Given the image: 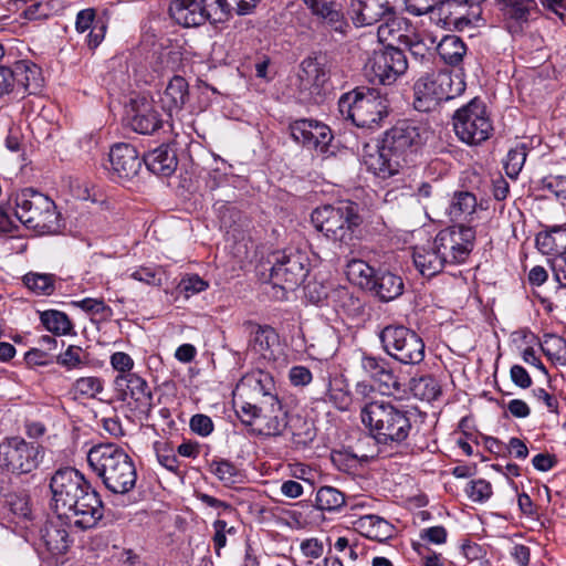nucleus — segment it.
<instances>
[{
	"instance_id": "9d476101",
	"label": "nucleus",
	"mask_w": 566,
	"mask_h": 566,
	"mask_svg": "<svg viewBox=\"0 0 566 566\" xmlns=\"http://www.w3.org/2000/svg\"><path fill=\"white\" fill-rule=\"evenodd\" d=\"M384 352L403 365H419L426 357L423 339L403 325H387L379 333Z\"/></svg>"
},
{
	"instance_id": "bf43d9fd",
	"label": "nucleus",
	"mask_w": 566,
	"mask_h": 566,
	"mask_svg": "<svg viewBox=\"0 0 566 566\" xmlns=\"http://www.w3.org/2000/svg\"><path fill=\"white\" fill-rule=\"evenodd\" d=\"M214 530L213 535V545L217 555H220V551L227 545V534L233 535L235 533V528L233 526H228V523L223 520H216L212 524Z\"/></svg>"
},
{
	"instance_id": "7c9ffc66",
	"label": "nucleus",
	"mask_w": 566,
	"mask_h": 566,
	"mask_svg": "<svg viewBox=\"0 0 566 566\" xmlns=\"http://www.w3.org/2000/svg\"><path fill=\"white\" fill-rule=\"evenodd\" d=\"M188 83L182 76H174L164 91L161 106L171 116L172 112L180 111L188 101Z\"/></svg>"
},
{
	"instance_id": "0eeeda50",
	"label": "nucleus",
	"mask_w": 566,
	"mask_h": 566,
	"mask_svg": "<svg viewBox=\"0 0 566 566\" xmlns=\"http://www.w3.org/2000/svg\"><path fill=\"white\" fill-rule=\"evenodd\" d=\"M465 90L462 77L444 70L426 71L413 84V107L419 112H430L441 102L461 95Z\"/></svg>"
},
{
	"instance_id": "69168bd1",
	"label": "nucleus",
	"mask_w": 566,
	"mask_h": 566,
	"mask_svg": "<svg viewBox=\"0 0 566 566\" xmlns=\"http://www.w3.org/2000/svg\"><path fill=\"white\" fill-rule=\"evenodd\" d=\"M190 429L201 437H207L213 431V422L210 417L198 413L191 417Z\"/></svg>"
},
{
	"instance_id": "aec40b11",
	"label": "nucleus",
	"mask_w": 566,
	"mask_h": 566,
	"mask_svg": "<svg viewBox=\"0 0 566 566\" xmlns=\"http://www.w3.org/2000/svg\"><path fill=\"white\" fill-rule=\"evenodd\" d=\"M172 19L184 27H199L207 21L216 23L221 21L211 0H174L169 7Z\"/></svg>"
},
{
	"instance_id": "9b49d317",
	"label": "nucleus",
	"mask_w": 566,
	"mask_h": 566,
	"mask_svg": "<svg viewBox=\"0 0 566 566\" xmlns=\"http://www.w3.org/2000/svg\"><path fill=\"white\" fill-rule=\"evenodd\" d=\"M310 259L307 254L296 248H287L273 254L271 281L282 289L293 290L307 276Z\"/></svg>"
},
{
	"instance_id": "20e7f679",
	"label": "nucleus",
	"mask_w": 566,
	"mask_h": 566,
	"mask_svg": "<svg viewBox=\"0 0 566 566\" xmlns=\"http://www.w3.org/2000/svg\"><path fill=\"white\" fill-rule=\"evenodd\" d=\"M338 111L357 127L373 129L388 116L389 101L376 88L359 87L340 96Z\"/></svg>"
},
{
	"instance_id": "bb28decb",
	"label": "nucleus",
	"mask_w": 566,
	"mask_h": 566,
	"mask_svg": "<svg viewBox=\"0 0 566 566\" xmlns=\"http://www.w3.org/2000/svg\"><path fill=\"white\" fill-rule=\"evenodd\" d=\"M412 259L417 270L426 277L437 275L448 263L434 241L427 245L415 248Z\"/></svg>"
},
{
	"instance_id": "de8ad7c7",
	"label": "nucleus",
	"mask_w": 566,
	"mask_h": 566,
	"mask_svg": "<svg viewBox=\"0 0 566 566\" xmlns=\"http://www.w3.org/2000/svg\"><path fill=\"white\" fill-rule=\"evenodd\" d=\"M526 156L527 147L525 144H517L515 147L509 150L504 161V169L510 178H517L525 164Z\"/></svg>"
},
{
	"instance_id": "c03bdc74",
	"label": "nucleus",
	"mask_w": 566,
	"mask_h": 566,
	"mask_svg": "<svg viewBox=\"0 0 566 566\" xmlns=\"http://www.w3.org/2000/svg\"><path fill=\"white\" fill-rule=\"evenodd\" d=\"M410 389L415 397L432 401L438 398L441 392L438 381L432 376H423L411 380Z\"/></svg>"
},
{
	"instance_id": "423d86ee",
	"label": "nucleus",
	"mask_w": 566,
	"mask_h": 566,
	"mask_svg": "<svg viewBox=\"0 0 566 566\" xmlns=\"http://www.w3.org/2000/svg\"><path fill=\"white\" fill-rule=\"evenodd\" d=\"M15 217L28 229L39 234H53L59 232L60 213L56 206L48 196L25 188L15 193Z\"/></svg>"
},
{
	"instance_id": "39448f33",
	"label": "nucleus",
	"mask_w": 566,
	"mask_h": 566,
	"mask_svg": "<svg viewBox=\"0 0 566 566\" xmlns=\"http://www.w3.org/2000/svg\"><path fill=\"white\" fill-rule=\"evenodd\" d=\"M311 220L327 239L348 245L363 222L358 205L352 201H339L335 205L317 207Z\"/></svg>"
},
{
	"instance_id": "f8f14e48",
	"label": "nucleus",
	"mask_w": 566,
	"mask_h": 566,
	"mask_svg": "<svg viewBox=\"0 0 566 566\" xmlns=\"http://www.w3.org/2000/svg\"><path fill=\"white\" fill-rule=\"evenodd\" d=\"M93 486L76 469L66 467L54 472L50 480L52 503L55 513L71 510L72 503L85 494Z\"/></svg>"
},
{
	"instance_id": "c9c22d12",
	"label": "nucleus",
	"mask_w": 566,
	"mask_h": 566,
	"mask_svg": "<svg viewBox=\"0 0 566 566\" xmlns=\"http://www.w3.org/2000/svg\"><path fill=\"white\" fill-rule=\"evenodd\" d=\"M478 202L470 191H455L451 198L448 212L451 219L461 220L475 212Z\"/></svg>"
},
{
	"instance_id": "4468645a",
	"label": "nucleus",
	"mask_w": 566,
	"mask_h": 566,
	"mask_svg": "<svg viewBox=\"0 0 566 566\" xmlns=\"http://www.w3.org/2000/svg\"><path fill=\"white\" fill-rule=\"evenodd\" d=\"M41 70L34 63L20 60L12 66H0V96L12 92L36 94L42 87Z\"/></svg>"
},
{
	"instance_id": "f3484780",
	"label": "nucleus",
	"mask_w": 566,
	"mask_h": 566,
	"mask_svg": "<svg viewBox=\"0 0 566 566\" xmlns=\"http://www.w3.org/2000/svg\"><path fill=\"white\" fill-rule=\"evenodd\" d=\"M113 387L116 398L137 415H147L153 408V392L145 378L138 374L115 376Z\"/></svg>"
},
{
	"instance_id": "c756f323",
	"label": "nucleus",
	"mask_w": 566,
	"mask_h": 566,
	"mask_svg": "<svg viewBox=\"0 0 566 566\" xmlns=\"http://www.w3.org/2000/svg\"><path fill=\"white\" fill-rule=\"evenodd\" d=\"M535 241L544 254H566V223L546 227L537 233Z\"/></svg>"
},
{
	"instance_id": "f704fd0d",
	"label": "nucleus",
	"mask_w": 566,
	"mask_h": 566,
	"mask_svg": "<svg viewBox=\"0 0 566 566\" xmlns=\"http://www.w3.org/2000/svg\"><path fill=\"white\" fill-rule=\"evenodd\" d=\"M376 270L360 259H352L346 264L347 279L355 285L368 291L376 275Z\"/></svg>"
},
{
	"instance_id": "79ce46f5",
	"label": "nucleus",
	"mask_w": 566,
	"mask_h": 566,
	"mask_svg": "<svg viewBox=\"0 0 566 566\" xmlns=\"http://www.w3.org/2000/svg\"><path fill=\"white\" fill-rule=\"evenodd\" d=\"M314 15L319 17L324 24L335 33L344 36L349 28L344 14L337 9L335 2L322 9V12H316Z\"/></svg>"
},
{
	"instance_id": "603ef678",
	"label": "nucleus",
	"mask_w": 566,
	"mask_h": 566,
	"mask_svg": "<svg viewBox=\"0 0 566 566\" xmlns=\"http://www.w3.org/2000/svg\"><path fill=\"white\" fill-rule=\"evenodd\" d=\"M492 485L484 479L470 481L465 486L467 496L475 503H483L492 496Z\"/></svg>"
},
{
	"instance_id": "58836bf2",
	"label": "nucleus",
	"mask_w": 566,
	"mask_h": 566,
	"mask_svg": "<svg viewBox=\"0 0 566 566\" xmlns=\"http://www.w3.org/2000/svg\"><path fill=\"white\" fill-rule=\"evenodd\" d=\"M345 503V494L336 488L325 485L316 491L315 507L318 511L338 512Z\"/></svg>"
},
{
	"instance_id": "1a4fd4ad",
	"label": "nucleus",
	"mask_w": 566,
	"mask_h": 566,
	"mask_svg": "<svg viewBox=\"0 0 566 566\" xmlns=\"http://www.w3.org/2000/svg\"><path fill=\"white\" fill-rule=\"evenodd\" d=\"M452 120L457 137L470 146L488 140L494 129L486 105L476 97L457 109Z\"/></svg>"
},
{
	"instance_id": "4be33fe9",
	"label": "nucleus",
	"mask_w": 566,
	"mask_h": 566,
	"mask_svg": "<svg viewBox=\"0 0 566 566\" xmlns=\"http://www.w3.org/2000/svg\"><path fill=\"white\" fill-rule=\"evenodd\" d=\"M112 177L118 181L132 180L142 168L143 159L136 148L126 143L115 144L109 150Z\"/></svg>"
},
{
	"instance_id": "a211bd4d",
	"label": "nucleus",
	"mask_w": 566,
	"mask_h": 566,
	"mask_svg": "<svg viewBox=\"0 0 566 566\" xmlns=\"http://www.w3.org/2000/svg\"><path fill=\"white\" fill-rule=\"evenodd\" d=\"M125 120L134 132L143 135L156 133L166 123L156 103L146 96H138L130 101L126 108Z\"/></svg>"
},
{
	"instance_id": "5fc2aeb1",
	"label": "nucleus",
	"mask_w": 566,
	"mask_h": 566,
	"mask_svg": "<svg viewBox=\"0 0 566 566\" xmlns=\"http://www.w3.org/2000/svg\"><path fill=\"white\" fill-rule=\"evenodd\" d=\"M109 364L112 368L117 373L116 376H127L128 375H135L136 373L133 371L135 361L128 355L124 352H115L109 357Z\"/></svg>"
},
{
	"instance_id": "6ab92c4d",
	"label": "nucleus",
	"mask_w": 566,
	"mask_h": 566,
	"mask_svg": "<svg viewBox=\"0 0 566 566\" xmlns=\"http://www.w3.org/2000/svg\"><path fill=\"white\" fill-rule=\"evenodd\" d=\"M104 515L103 502L95 489L85 491L78 501L72 503L71 510L61 512L57 516L67 520L76 528L90 530L95 527Z\"/></svg>"
},
{
	"instance_id": "49530a36",
	"label": "nucleus",
	"mask_w": 566,
	"mask_h": 566,
	"mask_svg": "<svg viewBox=\"0 0 566 566\" xmlns=\"http://www.w3.org/2000/svg\"><path fill=\"white\" fill-rule=\"evenodd\" d=\"M332 139L333 135L329 127L322 123L313 120L312 129H310L308 132V137L306 139L304 147L325 151Z\"/></svg>"
},
{
	"instance_id": "864d4df0",
	"label": "nucleus",
	"mask_w": 566,
	"mask_h": 566,
	"mask_svg": "<svg viewBox=\"0 0 566 566\" xmlns=\"http://www.w3.org/2000/svg\"><path fill=\"white\" fill-rule=\"evenodd\" d=\"M410 42L411 43H405L403 45L409 48L415 61L429 69L433 63V53L429 52V49L419 40V34L415 33Z\"/></svg>"
},
{
	"instance_id": "8fccbe9b",
	"label": "nucleus",
	"mask_w": 566,
	"mask_h": 566,
	"mask_svg": "<svg viewBox=\"0 0 566 566\" xmlns=\"http://www.w3.org/2000/svg\"><path fill=\"white\" fill-rule=\"evenodd\" d=\"M73 389L75 394L80 396L95 398L103 391L104 381L99 377L95 376L81 377L74 382Z\"/></svg>"
},
{
	"instance_id": "e433bc0d",
	"label": "nucleus",
	"mask_w": 566,
	"mask_h": 566,
	"mask_svg": "<svg viewBox=\"0 0 566 566\" xmlns=\"http://www.w3.org/2000/svg\"><path fill=\"white\" fill-rule=\"evenodd\" d=\"M500 4L504 17L517 23L526 22L537 8L535 0H500Z\"/></svg>"
},
{
	"instance_id": "4d7b16f0",
	"label": "nucleus",
	"mask_w": 566,
	"mask_h": 566,
	"mask_svg": "<svg viewBox=\"0 0 566 566\" xmlns=\"http://www.w3.org/2000/svg\"><path fill=\"white\" fill-rule=\"evenodd\" d=\"M130 277L148 285H161V271L157 266H140L130 273Z\"/></svg>"
},
{
	"instance_id": "c85d7f7f",
	"label": "nucleus",
	"mask_w": 566,
	"mask_h": 566,
	"mask_svg": "<svg viewBox=\"0 0 566 566\" xmlns=\"http://www.w3.org/2000/svg\"><path fill=\"white\" fill-rule=\"evenodd\" d=\"M149 171L158 176H170L177 168L176 153L168 145H160L144 157Z\"/></svg>"
},
{
	"instance_id": "680f3d73",
	"label": "nucleus",
	"mask_w": 566,
	"mask_h": 566,
	"mask_svg": "<svg viewBox=\"0 0 566 566\" xmlns=\"http://www.w3.org/2000/svg\"><path fill=\"white\" fill-rule=\"evenodd\" d=\"M157 460L165 469L170 472H177L179 468V461L174 450L167 444L156 446Z\"/></svg>"
},
{
	"instance_id": "ea45409f",
	"label": "nucleus",
	"mask_w": 566,
	"mask_h": 566,
	"mask_svg": "<svg viewBox=\"0 0 566 566\" xmlns=\"http://www.w3.org/2000/svg\"><path fill=\"white\" fill-rule=\"evenodd\" d=\"M544 355L556 366H566V339L554 335L545 334L541 343Z\"/></svg>"
},
{
	"instance_id": "72a5a7b5",
	"label": "nucleus",
	"mask_w": 566,
	"mask_h": 566,
	"mask_svg": "<svg viewBox=\"0 0 566 566\" xmlns=\"http://www.w3.org/2000/svg\"><path fill=\"white\" fill-rule=\"evenodd\" d=\"M467 45L463 40L454 34L444 35L437 44V52L441 60L451 66H459L465 54Z\"/></svg>"
},
{
	"instance_id": "774afa93",
	"label": "nucleus",
	"mask_w": 566,
	"mask_h": 566,
	"mask_svg": "<svg viewBox=\"0 0 566 566\" xmlns=\"http://www.w3.org/2000/svg\"><path fill=\"white\" fill-rule=\"evenodd\" d=\"M313 120L310 119H298L293 122L290 125V132L293 139L303 146H305L306 139L308 137V132L312 129Z\"/></svg>"
},
{
	"instance_id": "2f4dec72",
	"label": "nucleus",
	"mask_w": 566,
	"mask_h": 566,
	"mask_svg": "<svg viewBox=\"0 0 566 566\" xmlns=\"http://www.w3.org/2000/svg\"><path fill=\"white\" fill-rule=\"evenodd\" d=\"M356 528L367 538L385 542L394 536L395 527L378 515H364L355 522Z\"/></svg>"
},
{
	"instance_id": "f03ea898",
	"label": "nucleus",
	"mask_w": 566,
	"mask_h": 566,
	"mask_svg": "<svg viewBox=\"0 0 566 566\" xmlns=\"http://www.w3.org/2000/svg\"><path fill=\"white\" fill-rule=\"evenodd\" d=\"M87 462L105 488L114 494H126L136 484L137 472L133 459L115 443H99L87 453Z\"/></svg>"
},
{
	"instance_id": "2eb2a0df",
	"label": "nucleus",
	"mask_w": 566,
	"mask_h": 566,
	"mask_svg": "<svg viewBox=\"0 0 566 566\" xmlns=\"http://www.w3.org/2000/svg\"><path fill=\"white\" fill-rule=\"evenodd\" d=\"M72 539L62 518L50 520L40 528L36 551L42 560L50 566L63 563Z\"/></svg>"
},
{
	"instance_id": "5701e85b",
	"label": "nucleus",
	"mask_w": 566,
	"mask_h": 566,
	"mask_svg": "<svg viewBox=\"0 0 566 566\" xmlns=\"http://www.w3.org/2000/svg\"><path fill=\"white\" fill-rule=\"evenodd\" d=\"M247 328L250 333L249 349L266 361H274L279 347V336L275 331L253 323H249Z\"/></svg>"
},
{
	"instance_id": "a19ab883",
	"label": "nucleus",
	"mask_w": 566,
	"mask_h": 566,
	"mask_svg": "<svg viewBox=\"0 0 566 566\" xmlns=\"http://www.w3.org/2000/svg\"><path fill=\"white\" fill-rule=\"evenodd\" d=\"M42 325L54 335H67L71 333L73 325L69 316L57 310H48L40 314Z\"/></svg>"
},
{
	"instance_id": "393cba45",
	"label": "nucleus",
	"mask_w": 566,
	"mask_h": 566,
	"mask_svg": "<svg viewBox=\"0 0 566 566\" xmlns=\"http://www.w3.org/2000/svg\"><path fill=\"white\" fill-rule=\"evenodd\" d=\"M395 7L390 0H354L352 11L357 25H373L385 20Z\"/></svg>"
},
{
	"instance_id": "6e6552de",
	"label": "nucleus",
	"mask_w": 566,
	"mask_h": 566,
	"mask_svg": "<svg viewBox=\"0 0 566 566\" xmlns=\"http://www.w3.org/2000/svg\"><path fill=\"white\" fill-rule=\"evenodd\" d=\"M45 457V448L19 436L6 437L0 442V470L15 476L36 471Z\"/></svg>"
},
{
	"instance_id": "dca6fc26",
	"label": "nucleus",
	"mask_w": 566,
	"mask_h": 566,
	"mask_svg": "<svg viewBox=\"0 0 566 566\" xmlns=\"http://www.w3.org/2000/svg\"><path fill=\"white\" fill-rule=\"evenodd\" d=\"M433 241L448 263H462L474 247L475 230L470 226L455 224L439 231Z\"/></svg>"
},
{
	"instance_id": "cd10ccee",
	"label": "nucleus",
	"mask_w": 566,
	"mask_h": 566,
	"mask_svg": "<svg viewBox=\"0 0 566 566\" xmlns=\"http://www.w3.org/2000/svg\"><path fill=\"white\" fill-rule=\"evenodd\" d=\"M368 292L373 293L380 301L389 302L402 294L403 281L396 273L379 270L376 272Z\"/></svg>"
},
{
	"instance_id": "473e14b6",
	"label": "nucleus",
	"mask_w": 566,
	"mask_h": 566,
	"mask_svg": "<svg viewBox=\"0 0 566 566\" xmlns=\"http://www.w3.org/2000/svg\"><path fill=\"white\" fill-rule=\"evenodd\" d=\"M241 386H249L255 392L261 394L264 400L263 405H269L272 411L280 409V401L277 397L272 392L274 390V381L270 374L258 370L241 380Z\"/></svg>"
},
{
	"instance_id": "37998d69",
	"label": "nucleus",
	"mask_w": 566,
	"mask_h": 566,
	"mask_svg": "<svg viewBox=\"0 0 566 566\" xmlns=\"http://www.w3.org/2000/svg\"><path fill=\"white\" fill-rule=\"evenodd\" d=\"M209 469L224 485L235 484L241 479L239 469L226 459L212 460L209 464Z\"/></svg>"
},
{
	"instance_id": "13d9d810",
	"label": "nucleus",
	"mask_w": 566,
	"mask_h": 566,
	"mask_svg": "<svg viewBox=\"0 0 566 566\" xmlns=\"http://www.w3.org/2000/svg\"><path fill=\"white\" fill-rule=\"evenodd\" d=\"M75 305L86 313L97 314L102 317H109L113 314L112 308L99 298L86 297L75 302Z\"/></svg>"
},
{
	"instance_id": "ddd939ff",
	"label": "nucleus",
	"mask_w": 566,
	"mask_h": 566,
	"mask_svg": "<svg viewBox=\"0 0 566 566\" xmlns=\"http://www.w3.org/2000/svg\"><path fill=\"white\" fill-rule=\"evenodd\" d=\"M408 69L405 53L388 45L385 49L374 51L365 63V75L371 83L390 85Z\"/></svg>"
},
{
	"instance_id": "7ed1b4c3",
	"label": "nucleus",
	"mask_w": 566,
	"mask_h": 566,
	"mask_svg": "<svg viewBox=\"0 0 566 566\" xmlns=\"http://www.w3.org/2000/svg\"><path fill=\"white\" fill-rule=\"evenodd\" d=\"M412 416L406 407L385 400L370 401L360 410L363 424L377 443L385 446L407 440L412 429Z\"/></svg>"
},
{
	"instance_id": "052dcab7",
	"label": "nucleus",
	"mask_w": 566,
	"mask_h": 566,
	"mask_svg": "<svg viewBox=\"0 0 566 566\" xmlns=\"http://www.w3.org/2000/svg\"><path fill=\"white\" fill-rule=\"evenodd\" d=\"M82 354L81 347L70 345L64 353L59 355L57 363L67 369L76 368L83 364Z\"/></svg>"
},
{
	"instance_id": "a18cd8bd",
	"label": "nucleus",
	"mask_w": 566,
	"mask_h": 566,
	"mask_svg": "<svg viewBox=\"0 0 566 566\" xmlns=\"http://www.w3.org/2000/svg\"><path fill=\"white\" fill-rule=\"evenodd\" d=\"M270 408V413L266 415V410L262 412V419L259 420L256 424V431L259 434L262 436H270L275 437L282 434L286 427V422L283 417H280L279 412L281 411V408L279 410L272 411V408Z\"/></svg>"
},
{
	"instance_id": "3c124183",
	"label": "nucleus",
	"mask_w": 566,
	"mask_h": 566,
	"mask_svg": "<svg viewBox=\"0 0 566 566\" xmlns=\"http://www.w3.org/2000/svg\"><path fill=\"white\" fill-rule=\"evenodd\" d=\"M301 67L306 80L313 82L314 85L323 86L327 81V72L317 59H305L302 62Z\"/></svg>"
},
{
	"instance_id": "4c0bfd02",
	"label": "nucleus",
	"mask_w": 566,
	"mask_h": 566,
	"mask_svg": "<svg viewBox=\"0 0 566 566\" xmlns=\"http://www.w3.org/2000/svg\"><path fill=\"white\" fill-rule=\"evenodd\" d=\"M23 284L35 295L50 296L55 292L56 275L29 272L22 277Z\"/></svg>"
},
{
	"instance_id": "6e6d98bb",
	"label": "nucleus",
	"mask_w": 566,
	"mask_h": 566,
	"mask_svg": "<svg viewBox=\"0 0 566 566\" xmlns=\"http://www.w3.org/2000/svg\"><path fill=\"white\" fill-rule=\"evenodd\" d=\"M209 284L198 274H189L181 279L178 289L186 297L203 292L208 289Z\"/></svg>"
},
{
	"instance_id": "e2e57ef3",
	"label": "nucleus",
	"mask_w": 566,
	"mask_h": 566,
	"mask_svg": "<svg viewBox=\"0 0 566 566\" xmlns=\"http://www.w3.org/2000/svg\"><path fill=\"white\" fill-rule=\"evenodd\" d=\"M551 269L558 289H566V254L556 255L552 259Z\"/></svg>"
},
{
	"instance_id": "09e8293b",
	"label": "nucleus",
	"mask_w": 566,
	"mask_h": 566,
	"mask_svg": "<svg viewBox=\"0 0 566 566\" xmlns=\"http://www.w3.org/2000/svg\"><path fill=\"white\" fill-rule=\"evenodd\" d=\"M235 412L240 418L241 422L245 426L258 424L259 420L262 419V412L265 411V407L269 405L258 406L248 401H234Z\"/></svg>"
},
{
	"instance_id": "b1692460",
	"label": "nucleus",
	"mask_w": 566,
	"mask_h": 566,
	"mask_svg": "<svg viewBox=\"0 0 566 566\" xmlns=\"http://www.w3.org/2000/svg\"><path fill=\"white\" fill-rule=\"evenodd\" d=\"M378 38L381 42H388L403 45L411 43L412 35L416 33L412 23L405 17L396 13L395 8L378 27Z\"/></svg>"
},
{
	"instance_id": "0e129e2a",
	"label": "nucleus",
	"mask_w": 566,
	"mask_h": 566,
	"mask_svg": "<svg viewBox=\"0 0 566 566\" xmlns=\"http://www.w3.org/2000/svg\"><path fill=\"white\" fill-rule=\"evenodd\" d=\"M289 379L294 387H304L311 384L313 375L307 367L297 365L289 370Z\"/></svg>"
},
{
	"instance_id": "f257e3e1",
	"label": "nucleus",
	"mask_w": 566,
	"mask_h": 566,
	"mask_svg": "<svg viewBox=\"0 0 566 566\" xmlns=\"http://www.w3.org/2000/svg\"><path fill=\"white\" fill-rule=\"evenodd\" d=\"M430 132L416 120L405 119L388 129L380 146L364 156L367 169L381 180L399 174L409 157L428 140Z\"/></svg>"
},
{
	"instance_id": "a878e982",
	"label": "nucleus",
	"mask_w": 566,
	"mask_h": 566,
	"mask_svg": "<svg viewBox=\"0 0 566 566\" xmlns=\"http://www.w3.org/2000/svg\"><path fill=\"white\" fill-rule=\"evenodd\" d=\"M468 7L462 0H444L437 4L431 12L443 27L463 30L471 24Z\"/></svg>"
},
{
	"instance_id": "338daca9",
	"label": "nucleus",
	"mask_w": 566,
	"mask_h": 566,
	"mask_svg": "<svg viewBox=\"0 0 566 566\" xmlns=\"http://www.w3.org/2000/svg\"><path fill=\"white\" fill-rule=\"evenodd\" d=\"M543 186L557 198L566 200V176H548L543 179Z\"/></svg>"
},
{
	"instance_id": "412c9836",
	"label": "nucleus",
	"mask_w": 566,
	"mask_h": 566,
	"mask_svg": "<svg viewBox=\"0 0 566 566\" xmlns=\"http://www.w3.org/2000/svg\"><path fill=\"white\" fill-rule=\"evenodd\" d=\"M360 368L367 377L378 385L384 395H396L401 391L399 377L386 358L363 354Z\"/></svg>"
}]
</instances>
